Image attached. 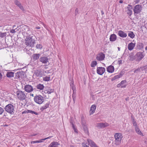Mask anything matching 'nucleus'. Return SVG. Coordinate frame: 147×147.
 <instances>
[{
  "label": "nucleus",
  "mask_w": 147,
  "mask_h": 147,
  "mask_svg": "<svg viewBox=\"0 0 147 147\" xmlns=\"http://www.w3.org/2000/svg\"><path fill=\"white\" fill-rule=\"evenodd\" d=\"M25 44L27 46L33 47L34 46L35 40L32 37L27 36L25 40Z\"/></svg>",
  "instance_id": "nucleus-1"
},
{
  "label": "nucleus",
  "mask_w": 147,
  "mask_h": 147,
  "mask_svg": "<svg viewBox=\"0 0 147 147\" xmlns=\"http://www.w3.org/2000/svg\"><path fill=\"white\" fill-rule=\"evenodd\" d=\"M16 94L17 98L20 100H24L26 97V95L25 92L21 90L17 91Z\"/></svg>",
  "instance_id": "nucleus-2"
},
{
  "label": "nucleus",
  "mask_w": 147,
  "mask_h": 147,
  "mask_svg": "<svg viewBox=\"0 0 147 147\" xmlns=\"http://www.w3.org/2000/svg\"><path fill=\"white\" fill-rule=\"evenodd\" d=\"M14 107L13 105L9 104L6 105L5 107V110L10 114L14 113Z\"/></svg>",
  "instance_id": "nucleus-3"
},
{
  "label": "nucleus",
  "mask_w": 147,
  "mask_h": 147,
  "mask_svg": "<svg viewBox=\"0 0 147 147\" xmlns=\"http://www.w3.org/2000/svg\"><path fill=\"white\" fill-rule=\"evenodd\" d=\"M114 137L115 139V144L116 145H119L123 137L122 134L120 133H116L114 135Z\"/></svg>",
  "instance_id": "nucleus-4"
},
{
  "label": "nucleus",
  "mask_w": 147,
  "mask_h": 147,
  "mask_svg": "<svg viewBox=\"0 0 147 147\" xmlns=\"http://www.w3.org/2000/svg\"><path fill=\"white\" fill-rule=\"evenodd\" d=\"M34 100L35 102L39 104H41L44 101L43 97L40 95H36L35 96Z\"/></svg>",
  "instance_id": "nucleus-5"
},
{
  "label": "nucleus",
  "mask_w": 147,
  "mask_h": 147,
  "mask_svg": "<svg viewBox=\"0 0 147 147\" xmlns=\"http://www.w3.org/2000/svg\"><path fill=\"white\" fill-rule=\"evenodd\" d=\"M142 9V6L140 5H137L134 7L133 11L134 14L140 13Z\"/></svg>",
  "instance_id": "nucleus-6"
},
{
  "label": "nucleus",
  "mask_w": 147,
  "mask_h": 147,
  "mask_svg": "<svg viewBox=\"0 0 147 147\" xmlns=\"http://www.w3.org/2000/svg\"><path fill=\"white\" fill-rule=\"evenodd\" d=\"M144 56L145 55L143 52H140L137 53L135 55L136 61H140L144 58Z\"/></svg>",
  "instance_id": "nucleus-7"
},
{
  "label": "nucleus",
  "mask_w": 147,
  "mask_h": 147,
  "mask_svg": "<svg viewBox=\"0 0 147 147\" xmlns=\"http://www.w3.org/2000/svg\"><path fill=\"white\" fill-rule=\"evenodd\" d=\"M109 125V124L107 123H97L96 125V126L98 129H100L102 128H105L108 126Z\"/></svg>",
  "instance_id": "nucleus-8"
},
{
  "label": "nucleus",
  "mask_w": 147,
  "mask_h": 147,
  "mask_svg": "<svg viewBox=\"0 0 147 147\" xmlns=\"http://www.w3.org/2000/svg\"><path fill=\"white\" fill-rule=\"evenodd\" d=\"M105 69L102 67H97L96 72L97 73L100 75H102L105 72Z\"/></svg>",
  "instance_id": "nucleus-9"
},
{
  "label": "nucleus",
  "mask_w": 147,
  "mask_h": 147,
  "mask_svg": "<svg viewBox=\"0 0 147 147\" xmlns=\"http://www.w3.org/2000/svg\"><path fill=\"white\" fill-rule=\"evenodd\" d=\"M24 89L25 91L30 93L32 92L33 90L32 87L29 85H26L24 86Z\"/></svg>",
  "instance_id": "nucleus-10"
},
{
  "label": "nucleus",
  "mask_w": 147,
  "mask_h": 147,
  "mask_svg": "<svg viewBox=\"0 0 147 147\" xmlns=\"http://www.w3.org/2000/svg\"><path fill=\"white\" fill-rule=\"evenodd\" d=\"M105 57V55L102 53H100L97 55L96 57V59L99 61L103 60Z\"/></svg>",
  "instance_id": "nucleus-11"
},
{
  "label": "nucleus",
  "mask_w": 147,
  "mask_h": 147,
  "mask_svg": "<svg viewBox=\"0 0 147 147\" xmlns=\"http://www.w3.org/2000/svg\"><path fill=\"white\" fill-rule=\"evenodd\" d=\"M49 58L46 56H42L40 57L39 59V61L42 63L45 64L49 62Z\"/></svg>",
  "instance_id": "nucleus-12"
},
{
  "label": "nucleus",
  "mask_w": 147,
  "mask_h": 147,
  "mask_svg": "<svg viewBox=\"0 0 147 147\" xmlns=\"http://www.w3.org/2000/svg\"><path fill=\"white\" fill-rule=\"evenodd\" d=\"M34 74L37 77H42L44 74L43 71L39 70H36L34 72Z\"/></svg>",
  "instance_id": "nucleus-13"
},
{
  "label": "nucleus",
  "mask_w": 147,
  "mask_h": 147,
  "mask_svg": "<svg viewBox=\"0 0 147 147\" xmlns=\"http://www.w3.org/2000/svg\"><path fill=\"white\" fill-rule=\"evenodd\" d=\"M126 85V81L125 80H124L122 81L119 84H118L117 85V87L125 88Z\"/></svg>",
  "instance_id": "nucleus-14"
},
{
  "label": "nucleus",
  "mask_w": 147,
  "mask_h": 147,
  "mask_svg": "<svg viewBox=\"0 0 147 147\" xmlns=\"http://www.w3.org/2000/svg\"><path fill=\"white\" fill-rule=\"evenodd\" d=\"M87 141L88 142L89 145L91 147H98L90 139H87Z\"/></svg>",
  "instance_id": "nucleus-15"
},
{
  "label": "nucleus",
  "mask_w": 147,
  "mask_h": 147,
  "mask_svg": "<svg viewBox=\"0 0 147 147\" xmlns=\"http://www.w3.org/2000/svg\"><path fill=\"white\" fill-rule=\"evenodd\" d=\"M24 74V72L23 71L18 72L15 74L16 78L17 79L22 78Z\"/></svg>",
  "instance_id": "nucleus-16"
},
{
  "label": "nucleus",
  "mask_w": 147,
  "mask_h": 147,
  "mask_svg": "<svg viewBox=\"0 0 147 147\" xmlns=\"http://www.w3.org/2000/svg\"><path fill=\"white\" fill-rule=\"evenodd\" d=\"M15 4L22 11H24V9L21 3L17 0H15L14 1Z\"/></svg>",
  "instance_id": "nucleus-17"
},
{
  "label": "nucleus",
  "mask_w": 147,
  "mask_h": 147,
  "mask_svg": "<svg viewBox=\"0 0 147 147\" xmlns=\"http://www.w3.org/2000/svg\"><path fill=\"white\" fill-rule=\"evenodd\" d=\"M143 67H138L136 69H133L131 71H134V73L137 75L138 74L142 71H143L144 69Z\"/></svg>",
  "instance_id": "nucleus-18"
},
{
  "label": "nucleus",
  "mask_w": 147,
  "mask_h": 147,
  "mask_svg": "<svg viewBox=\"0 0 147 147\" xmlns=\"http://www.w3.org/2000/svg\"><path fill=\"white\" fill-rule=\"evenodd\" d=\"M132 9V7L131 5H128V6L127 7V14L130 16L132 14V11L131 9Z\"/></svg>",
  "instance_id": "nucleus-19"
},
{
  "label": "nucleus",
  "mask_w": 147,
  "mask_h": 147,
  "mask_svg": "<svg viewBox=\"0 0 147 147\" xmlns=\"http://www.w3.org/2000/svg\"><path fill=\"white\" fill-rule=\"evenodd\" d=\"M40 54V53H34L32 55V57L34 61L37 60L39 59Z\"/></svg>",
  "instance_id": "nucleus-20"
},
{
  "label": "nucleus",
  "mask_w": 147,
  "mask_h": 147,
  "mask_svg": "<svg viewBox=\"0 0 147 147\" xmlns=\"http://www.w3.org/2000/svg\"><path fill=\"white\" fill-rule=\"evenodd\" d=\"M118 34L120 37L122 38H125L127 36V34L124 32L122 30H119L118 32Z\"/></svg>",
  "instance_id": "nucleus-21"
},
{
  "label": "nucleus",
  "mask_w": 147,
  "mask_h": 147,
  "mask_svg": "<svg viewBox=\"0 0 147 147\" xmlns=\"http://www.w3.org/2000/svg\"><path fill=\"white\" fill-rule=\"evenodd\" d=\"M114 70V68L113 66L111 65L108 66L107 68V72L110 73H112Z\"/></svg>",
  "instance_id": "nucleus-22"
},
{
  "label": "nucleus",
  "mask_w": 147,
  "mask_h": 147,
  "mask_svg": "<svg viewBox=\"0 0 147 147\" xmlns=\"http://www.w3.org/2000/svg\"><path fill=\"white\" fill-rule=\"evenodd\" d=\"M135 45V43H134L132 42L129 43L128 45V50L130 51L134 49Z\"/></svg>",
  "instance_id": "nucleus-23"
},
{
  "label": "nucleus",
  "mask_w": 147,
  "mask_h": 147,
  "mask_svg": "<svg viewBox=\"0 0 147 147\" xmlns=\"http://www.w3.org/2000/svg\"><path fill=\"white\" fill-rule=\"evenodd\" d=\"M14 72H13L11 71H8L7 72L6 74V76L8 78H11L14 76Z\"/></svg>",
  "instance_id": "nucleus-24"
},
{
  "label": "nucleus",
  "mask_w": 147,
  "mask_h": 147,
  "mask_svg": "<svg viewBox=\"0 0 147 147\" xmlns=\"http://www.w3.org/2000/svg\"><path fill=\"white\" fill-rule=\"evenodd\" d=\"M129 58L130 61H133L134 60H136V57H135V55H134L133 53H131L129 54Z\"/></svg>",
  "instance_id": "nucleus-25"
},
{
  "label": "nucleus",
  "mask_w": 147,
  "mask_h": 147,
  "mask_svg": "<svg viewBox=\"0 0 147 147\" xmlns=\"http://www.w3.org/2000/svg\"><path fill=\"white\" fill-rule=\"evenodd\" d=\"M59 145V143L57 142H51L49 146L48 147H57Z\"/></svg>",
  "instance_id": "nucleus-26"
},
{
  "label": "nucleus",
  "mask_w": 147,
  "mask_h": 147,
  "mask_svg": "<svg viewBox=\"0 0 147 147\" xmlns=\"http://www.w3.org/2000/svg\"><path fill=\"white\" fill-rule=\"evenodd\" d=\"M96 108V106L94 105H92L90 107V115L93 114L95 112Z\"/></svg>",
  "instance_id": "nucleus-27"
},
{
  "label": "nucleus",
  "mask_w": 147,
  "mask_h": 147,
  "mask_svg": "<svg viewBox=\"0 0 147 147\" xmlns=\"http://www.w3.org/2000/svg\"><path fill=\"white\" fill-rule=\"evenodd\" d=\"M50 104V102H49L46 103L44 106H42L40 108V110L41 111H43L45 109H46L49 107Z\"/></svg>",
  "instance_id": "nucleus-28"
},
{
  "label": "nucleus",
  "mask_w": 147,
  "mask_h": 147,
  "mask_svg": "<svg viewBox=\"0 0 147 147\" xmlns=\"http://www.w3.org/2000/svg\"><path fill=\"white\" fill-rule=\"evenodd\" d=\"M117 38V36L115 34H111L110 37V40L111 41H115Z\"/></svg>",
  "instance_id": "nucleus-29"
},
{
  "label": "nucleus",
  "mask_w": 147,
  "mask_h": 147,
  "mask_svg": "<svg viewBox=\"0 0 147 147\" xmlns=\"http://www.w3.org/2000/svg\"><path fill=\"white\" fill-rule=\"evenodd\" d=\"M81 125L82 127L87 125L86 122V120L83 117H82L81 118Z\"/></svg>",
  "instance_id": "nucleus-30"
},
{
  "label": "nucleus",
  "mask_w": 147,
  "mask_h": 147,
  "mask_svg": "<svg viewBox=\"0 0 147 147\" xmlns=\"http://www.w3.org/2000/svg\"><path fill=\"white\" fill-rule=\"evenodd\" d=\"M83 130L84 132L86 134L88 135L89 134L88 128L87 125L82 127Z\"/></svg>",
  "instance_id": "nucleus-31"
},
{
  "label": "nucleus",
  "mask_w": 147,
  "mask_h": 147,
  "mask_svg": "<svg viewBox=\"0 0 147 147\" xmlns=\"http://www.w3.org/2000/svg\"><path fill=\"white\" fill-rule=\"evenodd\" d=\"M135 129L136 132L140 135L143 136L142 133L138 127H135Z\"/></svg>",
  "instance_id": "nucleus-32"
},
{
  "label": "nucleus",
  "mask_w": 147,
  "mask_h": 147,
  "mask_svg": "<svg viewBox=\"0 0 147 147\" xmlns=\"http://www.w3.org/2000/svg\"><path fill=\"white\" fill-rule=\"evenodd\" d=\"M54 91V89L49 88L47 90H45L44 92L45 93L51 94Z\"/></svg>",
  "instance_id": "nucleus-33"
},
{
  "label": "nucleus",
  "mask_w": 147,
  "mask_h": 147,
  "mask_svg": "<svg viewBox=\"0 0 147 147\" xmlns=\"http://www.w3.org/2000/svg\"><path fill=\"white\" fill-rule=\"evenodd\" d=\"M122 76V75L121 74H119L118 75H116L115 76L113 77L111 79V81H112L117 79L119 78H120V77H121Z\"/></svg>",
  "instance_id": "nucleus-34"
},
{
  "label": "nucleus",
  "mask_w": 147,
  "mask_h": 147,
  "mask_svg": "<svg viewBox=\"0 0 147 147\" xmlns=\"http://www.w3.org/2000/svg\"><path fill=\"white\" fill-rule=\"evenodd\" d=\"M36 87L37 89H38L42 90L44 88V86L43 84H39L37 85V86H36Z\"/></svg>",
  "instance_id": "nucleus-35"
},
{
  "label": "nucleus",
  "mask_w": 147,
  "mask_h": 147,
  "mask_svg": "<svg viewBox=\"0 0 147 147\" xmlns=\"http://www.w3.org/2000/svg\"><path fill=\"white\" fill-rule=\"evenodd\" d=\"M128 36L132 38H133L135 36V34L132 31H129L128 34Z\"/></svg>",
  "instance_id": "nucleus-36"
},
{
  "label": "nucleus",
  "mask_w": 147,
  "mask_h": 147,
  "mask_svg": "<svg viewBox=\"0 0 147 147\" xmlns=\"http://www.w3.org/2000/svg\"><path fill=\"white\" fill-rule=\"evenodd\" d=\"M50 80V77L49 76H46L43 78V80L45 81L48 82Z\"/></svg>",
  "instance_id": "nucleus-37"
},
{
  "label": "nucleus",
  "mask_w": 147,
  "mask_h": 147,
  "mask_svg": "<svg viewBox=\"0 0 147 147\" xmlns=\"http://www.w3.org/2000/svg\"><path fill=\"white\" fill-rule=\"evenodd\" d=\"M97 64V62L95 61H92L91 64V66L92 67H95Z\"/></svg>",
  "instance_id": "nucleus-38"
},
{
  "label": "nucleus",
  "mask_w": 147,
  "mask_h": 147,
  "mask_svg": "<svg viewBox=\"0 0 147 147\" xmlns=\"http://www.w3.org/2000/svg\"><path fill=\"white\" fill-rule=\"evenodd\" d=\"M36 48L37 49H42V47L41 45L40 44H37L36 45Z\"/></svg>",
  "instance_id": "nucleus-39"
},
{
  "label": "nucleus",
  "mask_w": 147,
  "mask_h": 147,
  "mask_svg": "<svg viewBox=\"0 0 147 147\" xmlns=\"http://www.w3.org/2000/svg\"><path fill=\"white\" fill-rule=\"evenodd\" d=\"M6 33H0V37L3 38L6 36Z\"/></svg>",
  "instance_id": "nucleus-40"
},
{
  "label": "nucleus",
  "mask_w": 147,
  "mask_h": 147,
  "mask_svg": "<svg viewBox=\"0 0 147 147\" xmlns=\"http://www.w3.org/2000/svg\"><path fill=\"white\" fill-rule=\"evenodd\" d=\"M29 113H31L32 114H34L36 115H38V113H37L32 110H29Z\"/></svg>",
  "instance_id": "nucleus-41"
},
{
  "label": "nucleus",
  "mask_w": 147,
  "mask_h": 147,
  "mask_svg": "<svg viewBox=\"0 0 147 147\" xmlns=\"http://www.w3.org/2000/svg\"><path fill=\"white\" fill-rule=\"evenodd\" d=\"M4 111V109L2 107H0V115H2Z\"/></svg>",
  "instance_id": "nucleus-42"
},
{
  "label": "nucleus",
  "mask_w": 147,
  "mask_h": 147,
  "mask_svg": "<svg viewBox=\"0 0 147 147\" xmlns=\"http://www.w3.org/2000/svg\"><path fill=\"white\" fill-rule=\"evenodd\" d=\"M36 143H39V140L32 141L31 142V144H34Z\"/></svg>",
  "instance_id": "nucleus-43"
},
{
  "label": "nucleus",
  "mask_w": 147,
  "mask_h": 147,
  "mask_svg": "<svg viewBox=\"0 0 147 147\" xmlns=\"http://www.w3.org/2000/svg\"><path fill=\"white\" fill-rule=\"evenodd\" d=\"M133 125L135 127H138V125L136 121H133L132 123Z\"/></svg>",
  "instance_id": "nucleus-44"
},
{
  "label": "nucleus",
  "mask_w": 147,
  "mask_h": 147,
  "mask_svg": "<svg viewBox=\"0 0 147 147\" xmlns=\"http://www.w3.org/2000/svg\"><path fill=\"white\" fill-rule=\"evenodd\" d=\"M82 146L83 147H89L86 144L84 143H83L82 144Z\"/></svg>",
  "instance_id": "nucleus-45"
},
{
  "label": "nucleus",
  "mask_w": 147,
  "mask_h": 147,
  "mask_svg": "<svg viewBox=\"0 0 147 147\" xmlns=\"http://www.w3.org/2000/svg\"><path fill=\"white\" fill-rule=\"evenodd\" d=\"M78 13V8H76V9L75 11V15H77Z\"/></svg>",
  "instance_id": "nucleus-46"
},
{
  "label": "nucleus",
  "mask_w": 147,
  "mask_h": 147,
  "mask_svg": "<svg viewBox=\"0 0 147 147\" xmlns=\"http://www.w3.org/2000/svg\"><path fill=\"white\" fill-rule=\"evenodd\" d=\"M45 140V138L43 139H41L40 140H39V143L42 142H43L44 140Z\"/></svg>",
  "instance_id": "nucleus-47"
},
{
  "label": "nucleus",
  "mask_w": 147,
  "mask_h": 147,
  "mask_svg": "<svg viewBox=\"0 0 147 147\" xmlns=\"http://www.w3.org/2000/svg\"><path fill=\"white\" fill-rule=\"evenodd\" d=\"M122 61L121 60H118V64L120 65L122 63Z\"/></svg>",
  "instance_id": "nucleus-48"
},
{
  "label": "nucleus",
  "mask_w": 147,
  "mask_h": 147,
  "mask_svg": "<svg viewBox=\"0 0 147 147\" xmlns=\"http://www.w3.org/2000/svg\"><path fill=\"white\" fill-rule=\"evenodd\" d=\"M139 45L140 47L141 48H142L143 47V44L142 43H140L139 44Z\"/></svg>",
  "instance_id": "nucleus-49"
},
{
  "label": "nucleus",
  "mask_w": 147,
  "mask_h": 147,
  "mask_svg": "<svg viewBox=\"0 0 147 147\" xmlns=\"http://www.w3.org/2000/svg\"><path fill=\"white\" fill-rule=\"evenodd\" d=\"M29 110H25L22 112V113L23 114L29 113Z\"/></svg>",
  "instance_id": "nucleus-50"
},
{
  "label": "nucleus",
  "mask_w": 147,
  "mask_h": 147,
  "mask_svg": "<svg viewBox=\"0 0 147 147\" xmlns=\"http://www.w3.org/2000/svg\"><path fill=\"white\" fill-rule=\"evenodd\" d=\"M70 123L72 125V127L73 128H74V124L73 123V121H70Z\"/></svg>",
  "instance_id": "nucleus-51"
},
{
  "label": "nucleus",
  "mask_w": 147,
  "mask_h": 147,
  "mask_svg": "<svg viewBox=\"0 0 147 147\" xmlns=\"http://www.w3.org/2000/svg\"><path fill=\"white\" fill-rule=\"evenodd\" d=\"M10 32L11 33H15L16 32V31H15V30L12 29L10 30Z\"/></svg>",
  "instance_id": "nucleus-52"
},
{
  "label": "nucleus",
  "mask_w": 147,
  "mask_h": 147,
  "mask_svg": "<svg viewBox=\"0 0 147 147\" xmlns=\"http://www.w3.org/2000/svg\"><path fill=\"white\" fill-rule=\"evenodd\" d=\"M53 137V136H49V137H48L45 138V140H46L47 139H50L51 138H52Z\"/></svg>",
  "instance_id": "nucleus-53"
},
{
  "label": "nucleus",
  "mask_w": 147,
  "mask_h": 147,
  "mask_svg": "<svg viewBox=\"0 0 147 147\" xmlns=\"http://www.w3.org/2000/svg\"><path fill=\"white\" fill-rule=\"evenodd\" d=\"M140 0H135L134 2L135 3L137 4L139 2Z\"/></svg>",
  "instance_id": "nucleus-54"
},
{
  "label": "nucleus",
  "mask_w": 147,
  "mask_h": 147,
  "mask_svg": "<svg viewBox=\"0 0 147 147\" xmlns=\"http://www.w3.org/2000/svg\"><path fill=\"white\" fill-rule=\"evenodd\" d=\"M72 89L74 93V92L75 91V88L74 86H72Z\"/></svg>",
  "instance_id": "nucleus-55"
},
{
  "label": "nucleus",
  "mask_w": 147,
  "mask_h": 147,
  "mask_svg": "<svg viewBox=\"0 0 147 147\" xmlns=\"http://www.w3.org/2000/svg\"><path fill=\"white\" fill-rule=\"evenodd\" d=\"M2 78V75L0 73V80H1Z\"/></svg>",
  "instance_id": "nucleus-56"
},
{
  "label": "nucleus",
  "mask_w": 147,
  "mask_h": 147,
  "mask_svg": "<svg viewBox=\"0 0 147 147\" xmlns=\"http://www.w3.org/2000/svg\"><path fill=\"white\" fill-rule=\"evenodd\" d=\"M132 123L133 122V121H136L135 120V119H134V118L133 117L132 118Z\"/></svg>",
  "instance_id": "nucleus-57"
},
{
  "label": "nucleus",
  "mask_w": 147,
  "mask_h": 147,
  "mask_svg": "<svg viewBox=\"0 0 147 147\" xmlns=\"http://www.w3.org/2000/svg\"><path fill=\"white\" fill-rule=\"evenodd\" d=\"M36 29H39L40 28L39 26L36 27Z\"/></svg>",
  "instance_id": "nucleus-58"
},
{
  "label": "nucleus",
  "mask_w": 147,
  "mask_h": 147,
  "mask_svg": "<svg viewBox=\"0 0 147 147\" xmlns=\"http://www.w3.org/2000/svg\"><path fill=\"white\" fill-rule=\"evenodd\" d=\"M119 2L120 3H123V1L122 0H121L119 1Z\"/></svg>",
  "instance_id": "nucleus-59"
},
{
  "label": "nucleus",
  "mask_w": 147,
  "mask_h": 147,
  "mask_svg": "<svg viewBox=\"0 0 147 147\" xmlns=\"http://www.w3.org/2000/svg\"><path fill=\"white\" fill-rule=\"evenodd\" d=\"M101 14L102 15H103L104 14V12L102 11H101Z\"/></svg>",
  "instance_id": "nucleus-60"
},
{
  "label": "nucleus",
  "mask_w": 147,
  "mask_h": 147,
  "mask_svg": "<svg viewBox=\"0 0 147 147\" xmlns=\"http://www.w3.org/2000/svg\"><path fill=\"white\" fill-rule=\"evenodd\" d=\"M36 134H33V135H32L31 136H36Z\"/></svg>",
  "instance_id": "nucleus-61"
},
{
  "label": "nucleus",
  "mask_w": 147,
  "mask_h": 147,
  "mask_svg": "<svg viewBox=\"0 0 147 147\" xmlns=\"http://www.w3.org/2000/svg\"><path fill=\"white\" fill-rule=\"evenodd\" d=\"M30 95L31 96H32L33 97L34 94H30Z\"/></svg>",
  "instance_id": "nucleus-62"
},
{
  "label": "nucleus",
  "mask_w": 147,
  "mask_h": 147,
  "mask_svg": "<svg viewBox=\"0 0 147 147\" xmlns=\"http://www.w3.org/2000/svg\"><path fill=\"white\" fill-rule=\"evenodd\" d=\"M118 49L119 51H120V48L119 47H118Z\"/></svg>",
  "instance_id": "nucleus-63"
},
{
  "label": "nucleus",
  "mask_w": 147,
  "mask_h": 147,
  "mask_svg": "<svg viewBox=\"0 0 147 147\" xmlns=\"http://www.w3.org/2000/svg\"><path fill=\"white\" fill-rule=\"evenodd\" d=\"M145 49L146 50H147V46L145 48Z\"/></svg>",
  "instance_id": "nucleus-64"
}]
</instances>
